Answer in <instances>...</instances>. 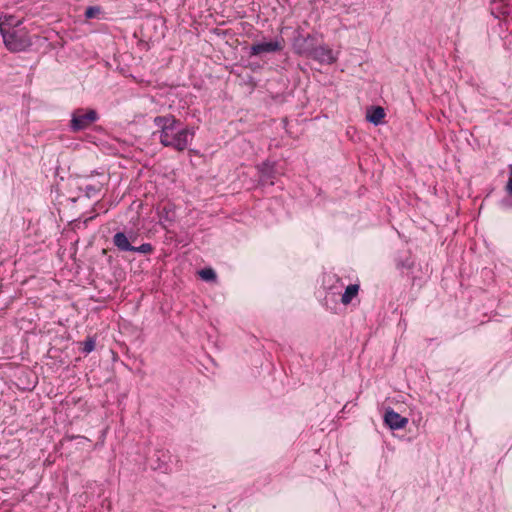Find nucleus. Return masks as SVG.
<instances>
[{
  "label": "nucleus",
  "instance_id": "nucleus-19",
  "mask_svg": "<svg viewBox=\"0 0 512 512\" xmlns=\"http://www.w3.org/2000/svg\"><path fill=\"white\" fill-rule=\"evenodd\" d=\"M154 250V247L151 243H143L140 246H133V249L130 252H137L141 254H150Z\"/></svg>",
  "mask_w": 512,
  "mask_h": 512
},
{
  "label": "nucleus",
  "instance_id": "nucleus-12",
  "mask_svg": "<svg viewBox=\"0 0 512 512\" xmlns=\"http://www.w3.org/2000/svg\"><path fill=\"white\" fill-rule=\"evenodd\" d=\"M104 186L103 182L97 181L93 183H86L80 189L84 192L85 196L88 198H92L97 196Z\"/></svg>",
  "mask_w": 512,
  "mask_h": 512
},
{
  "label": "nucleus",
  "instance_id": "nucleus-3",
  "mask_svg": "<svg viewBox=\"0 0 512 512\" xmlns=\"http://www.w3.org/2000/svg\"><path fill=\"white\" fill-rule=\"evenodd\" d=\"M99 119V114L94 109L78 108L73 111L69 128L72 132H79L89 128Z\"/></svg>",
  "mask_w": 512,
  "mask_h": 512
},
{
  "label": "nucleus",
  "instance_id": "nucleus-11",
  "mask_svg": "<svg viewBox=\"0 0 512 512\" xmlns=\"http://www.w3.org/2000/svg\"><path fill=\"white\" fill-rule=\"evenodd\" d=\"M396 268L404 273L405 271H410L415 266V260L411 256L410 253H407L404 256H400L395 260Z\"/></svg>",
  "mask_w": 512,
  "mask_h": 512
},
{
  "label": "nucleus",
  "instance_id": "nucleus-7",
  "mask_svg": "<svg viewBox=\"0 0 512 512\" xmlns=\"http://www.w3.org/2000/svg\"><path fill=\"white\" fill-rule=\"evenodd\" d=\"M384 423L391 430H398L404 428L407 425L408 419L406 417L401 416L394 410L390 409L385 412Z\"/></svg>",
  "mask_w": 512,
  "mask_h": 512
},
{
  "label": "nucleus",
  "instance_id": "nucleus-2",
  "mask_svg": "<svg viewBox=\"0 0 512 512\" xmlns=\"http://www.w3.org/2000/svg\"><path fill=\"white\" fill-rule=\"evenodd\" d=\"M13 17L9 16L5 20H0V34L7 50L12 53L26 51L32 46L31 38L28 32L22 28L17 29L19 24L12 23Z\"/></svg>",
  "mask_w": 512,
  "mask_h": 512
},
{
  "label": "nucleus",
  "instance_id": "nucleus-9",
  "mask_svg": "<svg viewBox=\"0 0 512 512\" xmlns=\"http://www.w3.org/2000/svg\"><path fill=\"white\" fill-rule=\"evenodd\" d=\"M386 116L385 110L381 106H371L367 109L366 119L368 122L377 126L383 123V120Z\"/></svg>",
  "mask_w": 512,
  "mask_h": 512
},
{
  "label": "nucleus",
  "instance_id": "nucleus-14",
  "mask_svg": "<svg viewBox=\"0 0 512 512\" xmlns=\"http://www.w3.org/2000/svg\"><path fill=\"white\" fill-rule=\"evenodd\" d=\"M505 191L508 194L509 198L503 199L501 201V205L505 208H512V164L509 165V179L505 186Z\"/></svg>",
  "mask_w": 512,
  "mask_h": 512
},
{
  "label": "nucleus",
  "instance_id": "nucleus-13",
  "mask_svg": "<svg viewBox=\"0 0 512 512\" xmlns=\"http://www.w3.org/2000/svg\"><path fill=\"white\" fill-rule=\"evenodd\" d=\"M358 292H359L358 284L348 285L341 297L342 304H344V305L350 304L351 301L353 300V298H355L358 295Z\"/></svg>",
  "mask_w": 512,
  "mask_h": 512
},
{
  "label": "nucleus",
  "instance_id": "nucleus-17",
  "mask_svg": "<svg viewBox=\"0 0 512 512\" xmlns=\"http://www.w3.org/2000/svg\"><path fill=\"white\" fill-rule=\"evenodd\" d=\"M81 351L84 354L91 353L96 346V341L93 337H87L85 341L81 342Z\"/></svg>",
  "mask_w": 512,
  "mask_h": 512
},
{
  "label": "nucleus",
  "instance_id": "nucleus-8",
  "mask_svg": "<svg viewBox=\"0 0 512 512\" xmlns=\"http://www.w3.org/2000/svg\"><path fill=\"white\" fill-rule=\"evenodd\" d=\"M310 57L320 63L325 64H332L337 60L333 50L326 45L316 46Z\"/></svg>",
  "mask_w": 512,
  "mask_h": 512
},
{
  "label": "nucleus",
  "instance_id": "nucleus-5",
  "mask_svg": "<svg viewBox=\"0 0 512 512\" xmlns=\"http://www.w3.org/2000/svg\"><path fill=\"white\" fill-rule=\"evenodd\" d=\"M293 49L298 55L311 56L317 46L316 36L312 34L302 35L297 31V35L293 39Z\"/></svg>",
  "mask_w": 512,
  "mask_h": 512
},
{
  "label": "nucleus",
  "instance_id": "nucleus-4",
  "mask_svg": "<svg viewBox=\"0 0 512 512\" xmlns=\"http://www.w3.org/2000/svg\"><path fill=\"white\" fill-rule=\"evenodd\" d=\"M284 48V39L277 37L267 42L253 43L250 48L248 55L249 57L260 56L267 53L280 52Z\"/></svg>",
  "mask_w": 512,
  "mask_h": 512
},
{
  "label": "nucleus",
  "instance_id": "nucleus-18",
  "mask_svg": "<svg viewBox=\"0 0 512 512\" xmlns=\"http://www.w3.org/2000/svg\"><path fill=\"white\" fill-rule=\"evenodd\" d=\"M102 13V8L100 6H89L85 10V18L93 19L98 18V16Z\"/></svg>",
  "mask_w": 512,
  "mask_h": 512
},
{
  "label": "nucleus",
  "instance_id": "nucleus-10",
  "mask_svg": "<svg viewBox=\"0 0 512 512\" xmlns=\"http://www.w3.org/2000/svg\"><path fill=\"white\" fill-rule=\"evenodd\" d=\"M112 241L120 252H130L133 249V245L124 232L115 233Z\"/></svg>",
  "mask_w": 512,
  "mask_h": 512
},
{
  "label": "nucleus",
  "instance_id": "nucleus-15",
  "mask_svg": "<svg viewBox=\"0 0 512 512\" xmlns=\"http://www.w3.org/2000/svg\"><path fill=\"white\" fill-rule=\"evenodd\" d=\"M155 456L157 457V460L159 463L154 467L155 469H159L162 471L168 470V459L170 456L168 455V452L164 450H158L155 453Z\"/></svg>",
  "mask_w": 512,
  "mask_h": 512
},
{
  "label": "nucleus",
  "instance_id": "nucleus-20",
  "mask_svg": "<svg viewBox=\"0 0 512 512\" xmlns=\"http://www.w3.org/2000/svg\"><path fill=\"white\" fill-rule=\"evenodd\" d=\"M247 67L250 68L252 71H256L257 69L261 68V65L258 63H249Z\"/></svg>",
  "mask_w": 512,
  "mask_h": 512
},
{
  "label": "nucleus",
  "instance_id": "nucleus-1",
  "mask_svg": "<svg viewBox=\"0 0 512 512\" xmlns=\"http://www.w3.org/2000/svg\"><path fill=\"white\" fill-rule=\"evenodd\" d=\"M153 124L158 128L153 136L158 135L159 143L178 152L185 151L195 135L194 127L183 126L173 114L156 116Z\"/></svg>",
  "mask_w": 512,
  "mask_h": 512
},
{
  "label": "nucleus",
  "instance_id": "nucleus-16",
  "mask_svg": "<svg viewBox=\"0 0 512 512\" xmlns=\"http://www.w3.org/2000/svg\"><path fill=\"white\" fill-rule=\"evenodd\" d=\"M198 274L206 282H214L217 279V274L212 268L201 269Z\"/></svg>",
  "mask_w": 512,
  "mask_h": 512
},
{
  "label": "nucleus",
  "instance_id": "nucleus-6",
  "mask_svg": "<svg viewBox=\"0 0 512 512\" xmlns=\"http://www.w3.org/2000/svg\"><path fill=\"white\" fill-rule=\"evenodd\" d=\"M275 166V162H271L269 160H266L256 166L257 171L259 173V181L262 184H274L273 179L275 178L276 175Z\"/></svg>",
  "mask_w": 512,
  "mask_h": 512
}]
</instances>
